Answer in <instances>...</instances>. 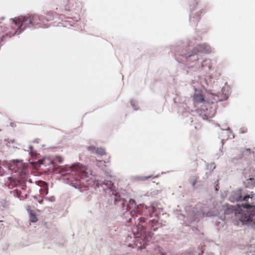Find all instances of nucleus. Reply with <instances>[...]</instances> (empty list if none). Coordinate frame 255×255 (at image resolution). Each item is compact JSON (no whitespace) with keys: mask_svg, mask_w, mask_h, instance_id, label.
Masks as SVG:
<instances>
[{"mask_svg":"<svg viewBox=\"0 0 255 255\" xmlns=\"http://www.w3.org/2000/svg\"><path fill=\"white\" fill-rule=\"evenodd\" d=\"M231 202L244 201L246 204L242 205L226 206L224 214H229L232 213L235 214L237 218L239 219L243 225L252 226L255 228V204L254 194L245 195L243 196L241 189H238L233 192L231 198Z\"/></svg>","mask_w":255,"mask_h":255,"instance_id":"f257e3e1","label":"nucleus"},{"mask_svg":"<svg viewBox=\"0 0 255 255\" xmlns=\"http://www.w3.org/2000/svg\"><path fill=\"white\" fill-rule=\"evenodd\" d=\"M47 19H44L38 15H33L29 17L20 16L17 18L12 20V23L14 25V30L9 31L6 33L7 35L10 36L11 34L13 35L17 32V30L20 29L22 26L23 28H21L20 32L24 29L25 27H39L43 26H47L48 22L55 18H58L57 15H54L51 12H48L47 14Z\"/></svg>","mask_w":255,"mask_h":255,"instance_id":"f03ea898","label":"nucleus"},{"mask_svg":"<svg viewBox=\"0 0 255 255\" xmlns=\"http://www.w3.org/2000/svg\"><path fill=\"white\" fill-rule=\"evenodd\" d=\"M130 216L132 219L130 218L129 221L132 222V220H134V223L137 224V229L139 230L138 234L142 235V233L144 232V227L141 223H143L145 222V219L142 217L135 218L137 215L149 216L150 218L154 217L156 218H158L157 215V209L152 205L148 207L140 206L138 207L135 210L130 211Z\"/></svg>","mask_w":255,"mask_h":255,"instance_id":"7ed1b4c3","label":"nucleus"},{"mask_svg":"<svg viewBox=\"0 0 255 255\" xmlns=\"http://www.w3.org/2000/svg\"><path fill=\"white\" fill-rule=\"evenodd\" d=\"M119 203H121L120 205L122 206V208H126V210L128 211V205H126V201H125L123 199H121L118 194L115 195V204L116 205H118Z\"/></svg>","mask_w":255,"mask_h":255,"instance_id":"20e7f679","label":"nucleus"},{"mask_svg":"<svg viewBox=\"0 0 255 255\" xmlns=\"http://www.w3.org/2000/svg\"><path fill=\"white\" fill-rule=\"evenodd\" d=\"M193 100L194 103H201L204 101L203 95L200 91L195 90Z\"/></svg>","mask_w":255,"mask_h":255,"instance_id":"39448f33","label":"nucleus"},{"mask_svg":"<svg viewBox=\"0 0 255 255\" xmlns=\"http://www.w3.org/2000/svg\"><path fill=\"white\" fill-rule=\"evenodd\" d=\"M207 99L208 103H213L214 102H217L218 100H219V97L217 95H214L211 93H209L207 95Z\"/></svg>","mask_w":255,"mask_h":255,"instance_id":"423d86ee","label":"nucleus"},{"mask_svg":"<svg viewBox=\"0 0 255 255\" xmlns=\"http://www.w3.org/2000/svg\"><path fill=\"white\" fill-rule=\"evenodd\" d=\"M88 150L92 151L93 152L96 153L100 155H103L105 154V149L103 148H97L96 149L94 147H89Z\"/></svg>","mask_w":255,"mask_h":255,"instance_id":"0eeeda50","label":"nucleus"},{"mask_svg":"<svg viewBox=\"0 0 255 255\" xmlns=\"http://www.w3.org/2000/svg\"><path fill=\"white\" fill-rule=\"evenodd\" d=\"M72 170L78 172H84L85 167L84 166H81L79 163H78L72 166Z\"/></svg>","mask_w":255,"mask_h":255,"instance_id":"6e6552de","label":"nucleus"},{"mask_svg":"<svg viewBox=\"0 0 255 255\" xmlns=\"http://www.w3.org/2000/svg\"><path fill=\"white\" fill-rule=\"evenodd\" d=\"M198 49L200 51L205 53L209 52L211 51L210 47L205 44L198 45Z\"/></svg>","mask_w":255,"mask_h":255,"instance_id":"1a4fd4ad","label":"nucleus"},{"mask_svg":"<svg viewBox=\"0 0 255 255\" xmlns=\"http://www.w3.org/2000/svg\"><path fill=\"white\" fill-rule=\"evenodd\" d=\"M40 186L42 187V192L45 195L47 194L48 190H47V185L46 182L43 181H40Z\"/></svg>","mask_w":255,"mask_h":255,"instance_id":"9d476101","label":"nucleus"},{"mask_svg":"<svg viewBox=\"0 0 255 255\" xmlns=\"http://www.w3.org/2000/svg\"><path fill=\"white\" fill-rule=\"evenodd\" d=\"M30 222L35 223L37 222V217L33 211H30Z\"/></svg>","mask_w":255,"mask_h":255,"instance_id":"9b49d317","label":"nucleus"},{"mask_svg":"<svg viewBox=\"0 0 255 255\" xmlns=\"http://www.w3.org/2000/svg\"><path fill=\"white\" fill-rule=\"evenodd\" d=\"M156 177V175H150L147 176H140V177H139V180L142 181H145L150 178H155Z\"/></svg>","mask_w":255,"mask_h":255,"instance_id":"f8f14e48","label":"nucleus"},{"mask_svg":"<svg viewBox=\"0 0 255 255\" xmlns=\"http://www.w3.org/2000/svg\"><path fill=\"white\" fill-rule=\"evenodd\" d=\"M10 161L13 163V165H9L8 166V169L11 170H13L14 169V168H13V166H16V164L20 163L21 160H10Z\"/></svg>","mask_w":255,"mask_h":255,"instance_id":"ddd939ff","label":"nucleus"},{"mask_svg":"<svg viewBox=\"0 0 255 255\" xmlns=\"http://www.w3.org/2000/svg\"><path fill=\"white\" fill-rule=\"evenodd\" d=\"M61 25L65 27L68 26L69 25H73L72 24L71 19L69 18L68 20L64 21Z\"/></svg>","mask_w":255,"mask_h":255,"instance_id":"4468645a","label":"nucleus"},{"mask_svg":"<svg viewBox=\"0 0 255 255\" xmlns=\"http://www.w3.org/2000/svg\"><path fill=\"white\" fill-rule=\"evenodd\" d=\"M12 193H13V195H14V196L18 198V199H20V190L18 189H15L13 191H12Z\"/></svg>","mask_w":255,"mask_h":255,"instance_id":"2eb2a0df","label":"nucleus"},{"mask_svg":"<svg viewBox=\"0 0 255 255\" xmlns=\"http://www.w3.org/2000/svg\"><path fill=\"white\" fill-rule=\"evenodd\" d=\"M197 181L198 177L197 176H193V177H192V178L190 179V181H189V182H190V183H191V185H192V186L193 187L195 185V184L197 183Z\"/></svg>","mask_w":255,"mask_h":255,"instance_id":"dca6fc26","label":"nucleus"},{"mask_svg":"<svg viewBox=\"0 0 255 255\" xmlns=\"http://www.w3.org/2000/svg\"><path fill=\"white\" fill-rule=\"evenodd\" d=\"M103 184L107 186V187H109V189H112V187H113V183H112L111 181H105Z\"/></svg>","mask_w":255,"mask_h":255,"instance_id":"f3484780","label":"nucleus"},{"mask_svg":"<svg viewBox=\"0 0 255 255\" xmlns=\"http://www.w3.org/2000/svg\"><path fill=\"white\" fill-rule=\"evenodd\" d=\"M29 149L30 150L29 153L30 154L31 157L33 158L35 157L36 155V151L32 150V146L31 145L29 146Z\"/></svg>","mask_w":255,"mask_h":255,"instance_id":"a211bd4d","label":"nucleus"},{"mask_svg":"<svg viewBox=\"0 0 255 255\" xmlns=\"http://www.w3.org/2000/svg\"><path fill=\"white\" fill-rule=\"evenodd\" d=\"M207 168L208 169H214L215 168V164L214 162H211L210 165L207 166Z\"/></svg>","mask_w":255,"mask_h":255,"instance_id":"6ab92c4d","label":"nucleus"},{"mask_svg":"<svg viewBox=\"0 0 255 255\" xmlns=\"http://www.w3.org/2000/svg\"><path fill=\"white\" fill-rule=\"evenodd\" d=\"M251 153L250 149H247L245 151H244V154H249Z\"/></svg>","mask_w":255,"mask_h":255,"instance_id":"aec40b11","label":"nucleus"},{"mask_svg":"<svg viewBox=\"0 0 255 255\" xmlns=\"http://www.w3.org/2000/svg\"><path fill=\"white\" fill-rule=\"evenodd\" d=\"M191 57H197V56H196L195 54H190V55H189L188 57H187V56H186V59H188L189 58Z\"/></svg>","mask_w":255,"mask_h":255,"instance_id":"412c9836","label":"nucleus"},{"mask_svg":"<svg viewBox=\"0 0 255 255\" xmlns=\"http://www.w3.org/2000/svg\"><path fill=\"white\" fill-rule=\"evenodd\" d=\"M156 223H157V219H153L151 221H150V224H155Z\"/></svg>","mask_w":255,"mask_h":255,"instance_id":"4be33fe9","label":"nucleus"},{"mask_svg":"<svg viewBox=\"0 0 255 255\" xmlns=\"http://www.w3.org/2000/svg\"><path fill=\"white\" fill-rule=\"evenodd\" d=\"M249 251H250V253H255V250L253 251L252 249V246L249 247Z\"/></svg>","mask_w":255,"mask_h":255,"instance_id":"5701e85b","label":"nucleus"},{"mask_svg":"<svg viewBox=\"0 0 255 255\" xmlns=\"http://www.w3.org/2000/svg\"><path fill=\"white\" fill-rule=\"evenodd\" d=\"M129 203H130V204L135 205V201L133 199H131L130 200V201H129Z\"/></svg>","mask_w":255,"mask_h":255,"instance_id":"b1692460","label":"nucleus"},{"mask_svg":"<svg viewBox=\"0 0 255 255\" xmlns=\"http://www.w3.org/2000/svg\"><path fill=\"white\" fill-rule=\"evenodd\" d=\"M131 104L132 106L133 107H134V109H135V110H136V109L135 108V105H134V104L133 103V102H131Z\"/></svg>","mask_w":255,"mask_h":255,"instance_id":"393cba45","label":"nucleus"},{"mask_svg":"<svg viewBox=\"0 0 255 255\" xmlns=\"http://www.w3.org/2000/svg\"><path fill=\"white\" fill-rule=\"evenodd\" d=\"M38 140L39 139H35V140L33 141V142L38 143V142H39Z\"/></svg>","mask_w":255,"mask_h":255,"instance_id":"a878e982","label":"nucleus"},{"mask_svg":"<svg viewBox=\"0 0 255 255\" xmlns=\"http://www.w3.org/2000/svg\"><path fill=\"white\" fill-rule=\"evenodd\" d=\"M152 230H153V231H155L156 228H154V227H153V226H152Z\"/></svg>","mask_w":255,"mask_h":255,"instance_id":"bb28decb","label":"nucleus"},{"mask_svg":"<svg viewBox=\"0 0 255 255\" xmlns=\"http://www.w3.org/2000/svg\"><path fill=\"white\" fill-rule=\"evenodd\" d=\"M246 131H247V129H246L245 130H243L242 131V133H245V132H246Z\"/></svg>","mask_w":255,"mask_h":255,"instance_id":"cd10ccee","label":"nucleus"},{"mask_svg":"<svg viewBox=\"0 0 255 255\" xmlns=\"http://www.w3.org/2000/svg\"><path fill=\"white\" fill-rule=\"evenodd\" d=\"M39 161H40V163L42 164L43 160H39Z\"/></svg>","mask_w":255,"mask_h":255,"instance_id":"c85d7f7f","label":"nucleus"},{"mask_svg":"<svg viewBox=\"0 0 255 255\" xmlns=\"http://www.w3.org/2000/svg\"><path fill=\"white\" fill-rule=\"evenodd\" d=\"M252 242L254 243V244H255V241H254V240L252 241Z\"/></svg>","mask_w":255,"mask_h":255,"instance_id":"c756f323","label":"nucleus"},{"mask_svg":"<svg viewBox=\"0 0 255 255\" xmlns=\"http://www.w3.org/2000/svg\"><path fill=\"white\" fill-rule=\"evenodd\" d=\"M41 202H42V200L41 201H39V203H41Z\"/></svg>","mask_w":255,"mask_h":255,"instance_id":"7c9ffc66","label":"nucleus"},{"mask_svg":"<svg viewBox=\"0 0 255 255\" xmlns=\"http://www.w3.org/2000/svg\"><path fill=\"white\" fill-rule=\"evenodd\" d=\"M203 252H201V254H199V255H201L202 254H203Z\"/></svg>","mask_w":255,"mask_h":255,"instance_id":"2f4dec72","label":"nucleus"}]
</instances>
